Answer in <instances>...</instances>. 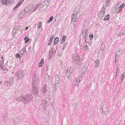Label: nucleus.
I'll list each match as a JSON object with an SVG mask.
<instances>
[{"mask_svg": "<svg viewBox=\"0 0 125 125\" xmlns=\"http://www.w3.org/2000/svg\"><path fill=\"white\" fill-rule=\"evenodd\" d=\"M25 51L26 49L25 48H24L20 52H21V53H22V52L23 53L24 52H25Z\"/></svg>", "mask_w": 125, "mask_h": 125, "instance_id": "nucleus-42", "label": "nucleus"}, {"mask_svg": "<svg viewBox=\"0 0 125 125\" xmlns=\"http://www.w3.org/2000/svg\"><path fill=\"white\" fill-rule=\"evenodd\" d=\"M9 68L8 66H6V67L4 66H3L2 67L1 69L3 70H5L7 71L9 69Z\"/></svg>", "mask_w": 125, "mask_h": 125, "instance_id": "nucleus-33", "label": "nucleus"}, {"mask_svg": "<svg viewBox=\"0 0 125 125\" xmlns=\"http://www.w3.org/2000/svg\"><path fill=\"white\" fill-rule=\"evenodd\" d=\"M66 36L65 35H64L63 36V38H62V41H64V42L65 39H66Z\"/></svg>", "mask_w": 125, "mask_h": 125, "instance_id": "nucleus-41", "label": "nucleus"}, {"mask_svg": "<svg viewBox=\"0 0 125 125\" xmlns=\"http://www.w3.org/2000/svg\"><path fill=\"white\" fill-rule=\"evenodd\" d=\"M21 96H20L19 97H17L16 98V99L17 100H20V101H21Z\"/></svg>", "mask_w": 125, "mask_h": 125, "instance_id": "nucleus-43", "label": "nucleus"}, {"mask_svg": "<svg viewBox=\"0 0 125 125\" xmlns=\"http://www.w3.org/2000/svg\"><path fill=\"white\" fill-rule=\"evenodd\" d=\"M18 30L17 28V26H16L14 28L13 30L12 31V35L13 36H14L16 34L18 33Z\"/></svg>", "mask_w": 125, "mask_h": 125, "instance_id": "nucleus-10", "label": "nucleus"}, {"mask_svg": "<svg viewBox=\"0 0 125 125\" xmlns=\"http://www.w3.org/2000/svg\"><path fill=\"white\" fill-rule=\"evenodd\" d=\"M2 3L3 4L9 5L11 3V2L9 1V0H3L2 1Z\"/></svg>", "mask_w": 125, "mask_h": 125, "instance_id": "nucleus-15", "label": "nucleus"}, {"mask_svg": "<svg viewBox=\"0 0 125 125\" xmlns=\"http://www.w3.org/2000/svg\"><path fill=\"white\" fill-rule=\"evenodd\" d=\"M109 14H108L106 16H105L104 19V20L107 21L108 20L109 18Z\"/></svg>", "mask_w": 125, "mask_h": 125, "instance_id": "nucleus-30", "label": "nucleus"}, {"mask_svg": "<svg viewBox=\"0 0 125 125\" xmlns=\"http://www.w3.org/2000/svg\"><path fill=\"white\" fill-rule=\"evenodd\" d=\"M21 101L25 103L29 102L32 99V95L27 94L26 95H22L21 96Z\"/></svg>", "mask_w": 125, "mask_h": 125, "instance_id": "nucleus-1", "label": "nucleus"}, {"mask_svg": "<svg viewBox=\"0 0 125 125\" xmlns=\"http://www.w3.org/2000/svg\"><path fill=\"white\" fill-rule=\"evenodd\" d=\"M86 72V71L85 70H84V71L82 72V73H81V74H84Z\"/></svg>", "mask_w": 125, "mask_h": 125, "instance_id": "nucleus-53", "label": "nucleus"}, {"mask_svg": "<svg viewBox=\"0 0 125 125\" xmlns=\"http://www.w3.org/2000/svg\"><path fill=\"white\" fill-rule=\"evenodd\" d=\"M20 123V120L17 117H15L13 122V124L15 125H17L19 124Z\"/></svg>", "mask_w": 125, "mask_h": 125, "instance_id": "nucleus-7", "label": "nucleus"}, {"mask_svg": "<svg viewBox=\"0 0 125 125\" xmlns=\"http://www.w3.org/2000/svg\"><path fill=\"white\" fill-rule=\"evenodd\" d=\"M87 47V45H85L83 48V50H85Z\"/></svg>", "mask_w": 125, "mask_h": 125, "instance_id": "nucleus-46", "label": "nucleus"}, {"mask_svg": "<svg viewBox=\"0 0 125 125\" xmlns=\"http://www.w3.org/2000/svg\"><path fill=\"white\" fill-rule=\"evenodd\" d=\"M49 103V102L48 101H46L44 100L43 101L42 104H43L44 107L45 108L48 106Z\"/></svg>", "mask_w": 125, "mask_h": 125, "instance_id": "nucleus-13", "label": "nucleus"}, {"mask_svg": "<svg viewBox=\"0 0 125 125\" xmlns=\"http://www.w3.org/2000/svg\"><path fill=\"white\" fill-rule=\"evenodd\" d=\"M53 17L52 16H51L49 18V20L50 21H52L53 19Z\"/></svg>", "mask_w": 125, "mask_h": 125, "instance_id": "nucleus-47", "label": "nucleus"}, {"mask_svg": "<svg viewBox=\"0 0 125 125\" xmlns=\"http://www.w3.org/2000/svg\"><path fill=\"white\" fill-rule=\"evenodd\" d=\"M116 58L115 57V62L116 61Z\"/></svg>", "mask_w": 125, "mask_h": 125, "instance_id": "nucleus-63", "label": "nucleus"}, {"mask_svg": "<svg viewBox=\"0 0 125 125\" xmlns=\"http://www.w3.org/2000/svg\"><path fill=\"white\" fill-rule=\"evenodd\" d=\"M60 80V79L58 77V75L55 76V80L56 81H59Z\"/></svg>", "mask_w": 125, "mask_h": 125, "instance_id": "nucleus-39", "label": "nucleus"}, {"mask_svg": "<svg viewBox=\"0 0 125 125\" xmlns=\"http://www.w3.org/2000/svg\"><path fill=\"white\" fill-rule=\"evenodd\" d=\"M89 36L91 40H92L93 39L94 36L92 34H90Z\"/></svg>", "mask_w": 125, "mask_h": 125, "instance_id": "nucleus-38", "label": "nucleus"}, {"mask_svg": "<svg viewBox=\"0 0 125 125\" xmlns=\"http://www.w3.org/2000/svg\"><path fill=\"white\" fill-rule=\"evenodd\" d=\"M110 0H106L105 5L106 6H107L109 5V4L110 2Z\"/></svg>", "mask_w": 125, "mask_h": 125, "instance_id": "nucleus-34", "label": "nucleus"}, {"mask_svg": "<svg viewBox=\"0 0 125 125\" xmlns=\"http://www.w3.org/2000/svg\"><path fill=\"white\" fill-rule=\"evenodd\" d=\"M45 80L46 81H48L50 79L49 76L48 74H46L45 75Z\"/></svg>", "mask_w": 125, "mask_h": 125, "instance_id": "nucleus-31", "label": "nucleus"}, {"mask_svg": "<svg viewBox=\"0 0 125 125\" xmlns=\"http://www.w3.org/2000/svg\"><path fill=\"white\" fill-rule=\"evenodd\" d=\"M125 6V5L124 3H123L121 5H120V7L118 8L119 10L117 11V12L120 13L121 12L122 9Z\"/></svg>", "mask_w": 125, "mask_h": 125, "instance_id": "nucleus-16", "label": "nucleus"}, {"mask_svg": "<svg viewBox=\"0 0 125 125\" xmlns=\"http://www.w3.org/2000/svg\"><path fill=\"white\" fill-rule=\"evenodd\" d=\"M59 82L58 81H55V83L54 84V85H55V86H57V85L58 84H59Z\"/></svg>", "mask_w": 125, "mask_h": 125, "instance_id": "nucleus-49", "label": "nucleus"}, {"mask_svg": "<svg viewBox=\"0 0 125 125\" xmlns=\"http://www.w3.org/2000/svg\"><path fill=\"white\" fill-rule=\"evenodd\" d=\"M14 1V0H10L9 1H10L11 2V3L12 2H13Z\"/></svg>", "mask_w": 125, "mask_h": 125, "instance_id": "nucleus-57", "label": "nucleus"}, {"mask_svg": "<svg viewBox=\"0 0 125 125\" xmlns=\"http://www.w3.org/2000/svg\"><path fill=\"white\" fill-rule=\"evenodd\" d=\"M73 19H72L71 22H72V21H73Z\"/></svg>", "mask_w": 125, "mask_h": 125, "instance_id": "nucleus-59", "label": "nucleus"}, {"mask_svg": "<svg viewBox=\"0 0 125 125\" xmlns=\"http://www.w3.org/2000/svg\"><path fill=\"white\" fill-rule=\"evenodd\" d=\"M64 46H66L67 45V44L66 43L65 44H64Z\"/></svg>", "mask_w": 125, "mask_h": 125, "instance_id": "nucleus-58", "label": "nucleus"}, {"mask_svg": "<svg viewBox=\"0 0 125 125\" xmlns=\"http://www.w3.org/2000/svg\"><path fill=\"white\" fill-rule=\"evenodd\" d=\"M41 5V2L39 3L38 4H37L35 6H34L32 4H31L29 5L28 9L29 10L33 12L35 11Z\"/></svg>", "mask_w": 125, "mask_h": 125, "instance_id": "nucleus-2", "label": "nucleus"}, {"mask_svg": "<svg viewBox=\"0 0 125 125\" xmlns=\"http://www.w3.org/2000/svg\"><path fill=\"white\" fill-rule=\"evenodd\" d=\"M2 82H0V84H2Z\"/></svg>", "mask_w": 125, "mask_h": 125, "instance_id": "nucleus-62", "label": "nucleus"}, {"mask_svg": "<svg viewBox=\"0 0 125 125\" xmlns=\"http://www.w3.org/2000/svg\"><path fill=\"white\" fill-rule=\"evenodd\" d=\"M105 7L104 6L102 8L101 11H103V12H105Z\"/></svg>", "mask_w": 125, "mask_h": 125, "instance_id": "nucleus-40", "label": "nucleus"}, {"mask_svg": "<svg viewBox=\"0 0 125 125\" xmlns=\"http://www.w3.org/2000/svg\"><path fill=\"white\" fill-rule=\"evenodd\" d=\"M4 83L7 86H10L12 85L10 84V82L8 81H6L4 82Z\"/></svg>", "mask_w": 125, "mask_h": 125, "instance_id": "nucleus-25", "label": "nucleus"}, {"mask_svg": "<svg viewBox=\"0 0 125 125\" xmlns=\"http://www.w3.org/2000/svg\"><path fill=\"white\" fill-rule=\"evenodd\" d=\"M42 22H40L39 24H38V26L37 27V28H38L39 29H40L41 28V27L42 26Z\"/></svg>", "mask_w": 125, "mask_h": 125, "instance_id": "nucleus-37", "label": "nucleus"}, {"mask_svg": "<svg viewBox=\"0 0 125 125\" xmlns=\"http://www.w3.org/2000/svg\"><path fill=\"white\" fill-rule=\"evenodd\" d=\"M122 53V51L121 50H119L116 52L115 54L117 56L119 57Z\"/></svg>", "mask_w": 125, "mask_h": 125, "instance_id": "nucleus-19", "label": "nucleus"}, {"mask_svg": "<svg viewBox=\"0 0 125 125\" xmlns=\"http://www.w3.org/2000/svg\"><path fill=\"white\" fill-rule=\"evenodd\" d=\"M18 31H20L21 29V28L20 26H17Z\"/></svg>", "mask_w": 125, "mask_h": 125, "instance_id": "nucleus-44", "label": "nucleus"}, {"mask_svg": "<svg viewBox=\"0 0 125 125\" xmlns=\"http://www.w3.org/2000/svg\"><path fill=\"white\" fill-rule=\"evenodd\" d=\"M32 92L35 97L39 96V91L38 89L35 86H33L32 88Z\"/></svg>", "mask_w": 125, "mask_h": 125, "instance_id": "nucleus-5", "label": "nucleus"}, {"mask_svg": "<svg viewBox=\"0 0 125 125\" xmlns=\"http://www.w3.org/2000/svg\"><path fill=\"white\" fill-rule=\"evenodd\" d=\"M105 12H103V11H100V12L99 13H100V14H103L104 15V16Z\"/></svg>", "mask_w": 125, "mask_h": 125, "instance_id": "nucleus-51", "label": "nucleus"}, {"mask_svg": "<svg viewBox=\"0 0 125 125\" xmlns=\"http://www.w3.org/2000/svg\"><path fill=\"white\" fill-rule=\"evenodd\" d=\"M76 9H77V8H75L73 11V15L72 16V19H74V16L76 15V13H77V12L75 11L76 10Z\"/></svg>", "mask_w": 125, "mask_h": 125, "instance_id": "nucleus-22", "label": "nucleus"}, {"mask_svg": "<svg viewBox=\"0 0 125 125\" xmlns=\"http://www.w3.org/2000/svg\"><path fill=\"white\" fill-rule=\"evenodd\" d=\"M24 0H21L18 4L16 5L14 9H15L18 7L22 3Z\"/></svg>", "mask_w": 125, "mask_h": 125, "instance_id": "nucleus-18", "label": "nucleus"}, {"mask_svg": "<svg viewBox=\"0 0 125 125\" xmlns=\"http://www.w3.org/2000/svg\"><path fill=\"white\" fill-rule=\"evenodd\" d=\"M24 39L25 40V43H27V42H29L30 40V39L28 38V37H25Z\"/></svg>", "mask_w": 125, "mask_h": 125, "instance_id": "nucleus-35", "label": "nucleus"}, {"mask_svg": "<svg viewBox=\"0 0 125 125\" xmlns=\"http://www.w3.org/2000/svg\"><path fill=\"white\" fill-rule=\"evenodd\" d=\"M121 74H122V77L120 78V80H121V83L123 81L124 79L125 78V75H124V74H122V73Z\"/></svg>", "mask_w": 125, "mask_h": 125, "instance_id": "nucleus-36", "label": "nucleus"}, {"mask_svg": "<svg viewBox=\"0 0 125 125\" xmlns=\"http://www.w3.org/2000/svg\"><path fill=\"white\" fill-rule=\"evenodd\" d=\"M54 52V50L53 48L51 49L50 50L49 53V60L51 59L52 57Z\"/></svg>", "mask_w": 125, "mask_h": 125, "instance_id": "nucleus-12", "label": "nucleus"}, {"mask_svg": "<svg viewBox=\"0 0 125 125\" xmlns=\"http://www.w3.org/2000/svg\"><path fill=\"white\" fill-rule=\"evenodd\" d=\"M82 77L83 76H80L78 77L75 80L76 82L80 83L82 79Z\"/></svg>", "mask_w": 125, "mask_h": 125, "instance_id": "nucleus-17", "label": "nucleus"}, {"mask_svg": "<svg viewBox=\"0 0 125 125\" xmlns=\"http://www.w3.org/2000/svg\"><path fill=\"white\" fill-rule=\"evenodd\" d=\"M71 68L70 67L68 68L67 70L66 71V74L68 77H69L71 75L72 73V71L71 70Z\"/></svg>", "mask_w": 125, "mask_h": 125, "instance_id": "nucleus-8", "label": "nucleus"}, {"mask_svg": "<svg viewBox=\"0 0 125 125\" xmlns=\"http://www.w3.org/2000/svg\"><path fill=\"white\" fill-rule=\"evenodd\" d=\"M95 63L96 64L95 65V67L97 68L99 66L100 64V61L98 59H97L95 60Z\"/></svg>", "mask_w": 125, "mask_h": 125, "instance_id": "nucleus-21", "label": "nucleus"}, {"mask_svg": "<svg viewBox=\"0 0 125 125\" xmlns=\"http://www.w3.org/2000/svg\"><path fill=\"white\" fill-rule=\"evenodd\" d=\"M75 11L77 12V13H76V15H75V19H76L77 20L80 17V14L79 13H78V9L77 8V9Z\"/></svg>", "mask_w": 125, "mask_h": 125, "instance_id": "nucleus-14", "label": "nucleus"}, {"mask_svg": "<svg viewBox=\"0 0 125 125\" xmlns=\"http://www.w3.org/2000/svg\"><path fill=\"white\" fill-rule=\"evenodd\" d=\"M75 20H76L75 19L74 20V22H76V21Z\"/></svg>", "mask_w": 125, "mask_h": 125, "instance_id": "nucleus-60", "label": "nucleus"}, {"mask_svg": "<svg viewBox=\"0 0 125 125\" xmlns=\"http://www.w3.org/2000/svg\"><path fill=\"white\" fill-rule=\"evenodd\" d=\"M78 82L76 83L75 84V86H76L77 87L79 85V83H78Z\"/></svg>", "mask_w": 125, "mask_h": 125, "instance_id": "nucleus-52", "label": "nucleus"}, {"mask_svg": "<svg viewBox=\"0 0 125 125\" xmlns=\"http://www.w3.org/2000/svg\"><path fill=\"white\" fill-rule=\"evenodd\" d=\"M10 84H12L13 82V78L12 77H10L9 78Z\"/></svg>", "mask_w": 125, "mask_h": 125, "instance_id": "nucleus-32", "label": "nucleus"}, {"mask_svg": "<svg viewBox=\"0 0 125 125\" xmlns=\"http://www.w3.org/2000/svg\"><path fill=\"white\" fill-rule=\"evenodd\" d=\"M59 38L58 37H56L54 39V44L55 45L59 41Z\"/></svg>", "mask_w": 125, "mask_h": 125, "instance_id": "nucleus-23", "label": "nucleus"}, {"mask_svg": "<svg viewBox=\"0 0 125 125\" xmlns=\"http://www.w3.org/2000/svg\"><path fill=\"white\" fill-rule=\"evenodd\" d=\"M38 81V79L35 77H34L32 78V84L33 83V86H35L37 84Z\"/></svg>", "mask_w": 125, "mask_h": 125, "instance_id": "nucleus-9", "label": "nucleus"}, {"mask_svg": "<svg viewBox=\"0 0 125 125\" xmlns=\"http://www.w3.org/2000/svg\"><path fill=\"white\" fill-rule=\"evenodd\" d=\"M12 73L13 74V73H13V72H12Z\"/></svg>", "mask_w": 125, "mask_h": 125, "instance_id": "nucleus-64", "label": "nucleus"}, {"mask_svg": "<svg viewBox=\"0 0 125 125\" xmlns=\"http://www.w3.org/2000/svg\"><path fill=\"white\" fill-rule=\"evenodd\" d=\"M54 36L52 35L51 36V37L50 38V40H49V42L48 43V45H50L51 43L52 40H53V39L54 38Z\"/></svg>", "mask_w": 125, "mask_h": 125, "instance_id": "nucleus-29", "label": "nucleus"}, {"mask_svg": "<svg viewBox=\"0 0 125 125\" xmlns=\"http://www.w3.org/2000/svg\"><path fill=\"white\" fill-rule=\"evenodd\" d=\"M125 34V31L123 30L121 31L119 33L118 35L117 36L119 37L120 36L123 35V34Z\"/></svg>", "mask_w": 125, "mask_h": 125, "instance_id": "nucleus-24", "label": "nucleus"}, {"mask_svg": "<svg viewBox=\"0 0 125 125\" xmlns=\"http://www.w3.org/2000/svg\"><path fill=\"white\" fill-rule=\"evenodd\" d=\"M104 16V15L103 14H101L99 13V17H103Z\"/></svg>", "mask_w": 125, "mask_h": 125, "instance_id": "nucleus-45", "label": "nucleus"}, {"mask_svg": "<svg viewBox=\"0 0 125 125\" xmlns=\"http://www.w3.org/2000/svg\"><path fill=\"white\" fill-rule=\"evenodd\" d=\"M3 57H2V61L1 62H0V67L1 68V69L2 68V67L4 63V60L3 59Z\"/></svg>", "mask_w": 125, "mask_h": 125, "instance_id": "nucleus-27", "label": "nucleus"}, {"mask_svg": "<svg viewBox=\"0 0 125 125\" xmlns=\"http://www.w3.org/2000/svg\"><path fill=\"white\" fill-rule=\"evenodd\" d=\"M117 71H116V75H117Z\"/></svg>", "mask_w": 125, "mask_h": 125, "instance_id": "nucleus-61", "label": "nucleus"}, {"mask_svg": "<svg viewBox=\"0 0 125 125\" xmlns=\"http://www.w3.org/2000/svg\"><path fill=\"white\" fill-rule=\"evenodd\" d=\"M50 1V0H46L45 1L43 2V3H44V5H45L47 6V7L48 5L49 4Z\"/></svg>", "mask_w": 125, "mask_h": 125, "instance_id": "nucleus-28", "label": "nucleus"}, {"mask_svg": "<svg viewBox=\"0 0 125 125\" xmlns=\"http://www.w3.org/2000/svg\"><path fill=\"white\" fill-rule=\"evenodd\" d=\"M64 42V41H62V40H61V44H63Z\"/></svg>", "mask_w": 125, "mask_h": 125, "instance_id": "nucleus-54", "label": "nucleus"}, {"mask_svg": "<svg viewBox=\"0 0 125 125\" xmlns=\"http://www.w3.org/2000/svg\"><path fill=\"white\" fill-rule=\"evenodd\" d=\"M25 14V13H23V12H21L18 15V18L19 19H21L23 17Z\"/></svg>", "mask_w": 125, "mask_h": 125, "instance_id": "nucleus-20", "label": "nucleus"}, {"mask_svg": "<svg viewBox=\"0 0 125 125\" xmlns=\"http://www.w3.org/2000/svg\"><path fill=\"white\" fill-rule=\"evenodd\" d=\"M28 28V27H26L25 28V30H27Z\"/></svg>", "mask_w": 125, "mask_h": 125, "instance_id": "nucleus-56", "label": "nucleus"}, {"mask_svg": "<svg viewBox=\"0 0 125 125\" xmlns=\"http://www.w3.org/2000/svg\"><path fill=\"white\" fill-rule=\"evenodd\" d=\"M44 3H41V5H40L39 7V9L41 12L44 11L47 8V6L44 5Z\"/></svg>", "mask_w": 125, "mask_h": 125, "instance_id": "nucleus-6", "label": "nucleus"}, {"mask_svg": "<svg viewBox=\"0 0 125 125\" xmlns=\"http://www.w3.org/2000/svg\"><path fill=\"white\" fill-rule=\"evenodd\" d=\"M51 21H50L49 20L48 21H47V23H49L50 22H51Z\"/></svg>", "mask_w": 125, "mask_h": 125, "instance_id": "nucleus-55", "label": "nucleus"}, {"mask_svg": "<svg viewBox=\"0 0 125 125\" xmlns=\"http://www.w3.org/2000/svg\"><path fill=\"white\" fill-rule=\"evenodd\" d=\"M44 59H41V62L39 63V67H41L42 66L43 64L44 63Z\"/></svg>", "mask_w": 125, "mask_h": 125, "instance_id": "nucleus-26", "label": "nucleus"}, {"mask_svg": "<svg viewBox=\"0 0 125 125\" xmlns=\"http://www.w3.org/2000/svg\"><path fill=\"white\" fill-rule=\"evenodd\" d=\"M73 105L75 107V108H77V104H73Z\"/></svg>", "mask_w": 125, "mask_h": 125, "instance_id": "nucleus-50", "label": "nucleus"}, {"mask_svg": "<svg viewBox=\"0 0 125 125\" xmlns=\"http://www.w3.org/2000/svg\"><path fill=\"white\" fill-rule=\"evenodd\" d=\"M72 59L73 61H75L76 64L78 65L80 63V57L76 54H73L72 55Z\"/></svg>", "mask_w": 125, "mask_h": 125, "instance_id": "nucleus-3", "label": "nucleus"}, {"mask_svg": "<svg viewBox=\"0 0 125 125\" xmlns=\"http://www.w3.org/2000/svg\"><path fill=\"white\" fill-rule=\"evenodd\" d=\"M20 56V54L18 53H17L16 54V57L17 58H19Z\"/></svg>", "mask_w": 125, "mask_h": 125, "instance_id": "nucleus-48", "label": "nucleus"}, {"mask_svg": "<svg viewBox=\"0 0 125 125\" xmlns=\"http://www.w3.org/2000/svg\"><path fill=\"white\" fill-rule=\"evenodd\" d=\"M24 76L22 72L21 71L17 72L15 73V77L17 78V80L22 78Z\"/></svg>", "mask_w": 125, "mask_h": 125, "instance_id": "nucleus-4", "label": "nucleus"}, {"mask_svg": "<svg viewBox=\"0 0 125 125\" xmlns=\"http://www.w3.org/2000/svg\"><path fill=\"white\" fill-rule=\"evenodd\" d=\"M47 86L46 85H45L41 89V91L42 93H44L46 94V92L47 91Z\"/></svg>", "mask_w": 125, "mask_h": 125, "instance_id": "nucleus-11", "label": "nucleus"}]
</instances>
